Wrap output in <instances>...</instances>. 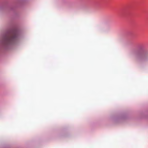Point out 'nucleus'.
<instances>
[{"instance_id": "f257e3e1", "label": "nucleus", "mask_w": 148, "mask_h": 148, "mask_svg": "<svg viewBox=\"0 0 148 148\" xmlns=\"http://www.w3.org/2000/svg\"><path fill=\"white\" fill-rule=\"evenodd\" d=\"M16 38V32L13 31L4 36L2 39V42L5 44H8L14 41Z\"/></svg>"}, {"instance_id": "f03ea898", "label": "nucleus", "mask_w": 148, "mask_h": 148, "mask_svg": "<svg viewBox=\"0 0 148 148\" xmlns=\"http://www.w3.org/2000/svg\"><path fill=\"white\" fill-rule=\"evenodd\" d=\"M143 49V47L142 46H140L139 47V51L133 52L134 55L137 58H141L143 60L146 61L148 59V56L147 55H144L143 53H141L140 51Z\"/></svg>"}]
</instances>
